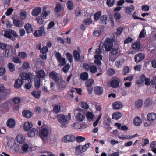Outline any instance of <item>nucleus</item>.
<instances>
[{
	"label": "nucleus",
	"instance_id": "1",
	"mask_svg": "<svg viewBox=\"0 0 156 156\" xmlns=\"http://www.w3.org/2000/svg\"><path fill=\"white\" fill-rule=\"evenodd\" d=\"M57 118L59 122L61 123L62 126L64 127L67 126V124L69 119L71 118L70 113L68 114V116H66L63 114H59L57 116Z\"/></svg>",
	"mask_w": 156,
	"mask_h": 156
},
{
	"label": "nucleus",
	"instance_id": "2",
	"mask_svg": "<svg viewBox=\"0 0 156 156\" xmlns=\"http://www.w3.org/2000/svg\"><path fill=\"white\" fill-rule=\"evenodd\" d=\"M121 80L120 78L116 76L112 77L110 80L111 86L113 88H116L119 87Z\"/></svg>",
	"mask_w": 156,
	"mask_h": 156
},
{
	"label": "nucleus",
	"instance_id": "3",
	"mask_svg": "<svg viewBox=\"0 0 156 156\" xmlns=\"http://www.w3.org/2000/svg\"><path fill=\"white\" fill-rule=\"evenodd\" d=\"M16 54V49L14 48H10L9 49H5L3 53V55L7 58L14 57Z\"/></svg>",
	"mask_w": 156,
	"mask_h": 156
},
{
	"label": "nucleus",
	"instance_id": "4",
	"mask_svg": "<svg viewBox=\"0 0 156 156\" xmlns=\"http://www.w3.org/2000/svg\"><path fill=\"white\" fill-rule=\"evenodd\" d=\"M45 35L44 27L43 26L41 27L38 29L36 30L33 33V35L36 37L44 36Z\"/></svg>",
	"mask_w": 156,
	"mask_h": 156
},
{
	"label": "nucleus",
	"instance_id": "5",
	"mask_svg": "<svg viewBox=\"0 0 156 156\" xmlns=\"http://www.w3.org/2000/svg\"><path fill=\"white\" fill-rule=\"evenodd\" d=\"M113 45L111 39L108 38H106L104 43V46L106 51H109L112 49Z\"/></svg>",
	"mask_w": 156,
	"mask_h": 156
},
{
	"label": "nucleus",
	"instance_id": "6",
	"mask_svg": "<svg viewBox=\"0 0 156 156\" xmlns=\"http://www.w3.org/2000/svg\"><path fill=\"white\" fill-rule=\"evenodd\" d=\"M75 115V118L77 121L80 122L83 121L85 118V110L81 109Z\"/></svg>",
	"mask_w": 156,
	"mask_h": 156
},
{
	"label": "nucleus",
	"instance_id": "7",
	"mask_svg": "<svg viewBox=\"0 0 156 156\" xmlns=\"http://www.w3.org/2000/svg\"><path fill=\"white\" fill-rule=\"evenodd\" d=\"M58 75V73L53 70L49 73V76L50 78L52 79L56 83H57L60 79L59 77L57 76Z\"/></svg>",
	"mask_w": 156,
	"mask_h": 156
},
{
	"label": "nucleus",
	"instance_id": "8",
	"mask_svg": "<svg viewBox=\"0 0 156 156\" xmlns=\"http://www.w3.org/2000/svg\"><path fill=\"white\" fill-rule=\"evenodd\" d=\"M75 137L74 135L70 134L66 135L62 138V141L65 143L73 142L75 140Z\"/></svg>",
	"mask_w": 156,
	"mask_h": 156
},
{
	"label": "nucleus",
	"instance_id": "9",
	"mask_svg": "<svg viewBox=\"0 0 156 156\" xmlns=\"http://www.w3.org/2000/svg\"><path fill=\"white\" fill-rule=\"evenodd\" d=\"M49 134V130L46 128H43L39 130V135L41 138L47 137Z\"/></svg>",
	"mask_w": 156,
	"mask_h": 156
},
{
	"label": "nucleus",
	"instance_id": "10",
	"mask_svg": "<svg viewBox=\"0 0 156 156\" xmlns=\"http://www.w3.org/2000/svg\"><path fill=\"white\" fill-rule=\"evenodd\" d=\"M145 58V55L142 53L136 54L134 57V59L135 62L138 63L142 61Z\"/></svg>",
	"mask_w": 156,
	"mask_h": 156
},
{
	"label": "nucleus",
	"instance_id": "11",
	"mask_svg": "<svg viewBox=\"0 0 156 156\" xmlns=\"http://www.w3.org/2000/svg\"><path fill=\"white\" fill-rule=\"evenodd\" d=\"M57 60L59 62H61V65L63 66L66 64V62L64 58H62L61 54L59 52H57L55 54Z\"/></svg>",
	"mask_w": 156,
	"mask_h": 156
},
{
	"label": "nucleus",
	"instance_id": "12",
	"mask_svg": "<svg viewBox=\"0 0 156 156\" xmlns=\"http://www.w3.org/2000/svg\"><path fill=\"white\" fill-rule=\"evenodd\" d=\"M38 128H33L28 130V135L29 137H34L35 135H37L38 133Z\"/></svg>",
	"mask_w": 156,
	"mask_h": 156
},
{
	"label": "nucleus",
	"instance_id": "13",
	"mask_svg": "<svg viewBox=\"0 0 156 156\" xmlns=\"http://www.w3.org/2000/svg\"><path fill=\"white\" fill-rule=\"evenodd\" d=\"M135 6L132 5L130 6L126 7L124 9L125 12L127 15H131L132 12L135 10Z\"/></svg>",
	"mask_w": 156,
	"mask_h": 156
},
{
	"label": "nucleus",
	"instance_id": "14",
	"mask_svg": "<svg viewBox=\"0 0 156 156\" xmlns=\"http://www.w3.org/2000/svg\"><path fill=\"white\" fill-rule=\"evenodd\" d=\"M24 83L23 80L20 78H19L16 80L15 81L14 86V87L18 89L21 87Z\"/></svg>",
	"mask_w": 156,
	"mask_h": 156
},
{
	"label": "nucleus",
	"instance_id": "15",
	"mask_svg": "<svg viewBox=\"0 0 156 156\" xmlns=\"http://www.w3.org/2000/svg\"><path fill=\"white\" fill-rule=\"evenodd\" d=\"M95 60L94 61L95 63L98 66H100L101 65V60L102 59V57L100 54H96L94 56Z\"/></svg>",
	"mask_w": 156,
	"mask_h": 156
},
{
	"label": "nucleus",
	"instance_id": "16",
	"mask_svg": "<svg viewBox=\"0 0 156 156\" xmlns=\"http://www.w3.org/2000/svg\"><path fill=\"white\" fill-rule=\"evenodd\" d=\"M22 115L23 117L27 118H30L32 116L33 113L32 112L29 110H24L22 112Z\"/></svg>",
	"mask_w": 156,
	"mask_h": 156
},
{
	"label": "nucleus",
	"instance_id": "17",
	"mask_svg": "<svg viewBox=\"0 0 156 156\" xmlns=\"http://www.w3.org/2000/svg\"><path fill=\"white\" fill-rule=\"evenodd\" d=\"M16 140L18 143L22 144L25 142V138L22 134H18L16 136Z\"/></svg>",
	"mask_w": 156,
	"mask_h": 156
},
{
	"label": "nucleus",
	"instance_id": "18",
	"mask_svg": "<svg viewBox=\"0 0 156 156\" xmlns=\"http://www.w3.org/2000/svg\"><path fill=\"white\" fill-rule=\"evenodd\" d=\"M59 81L57 83L58 87L59 89H64L65 88L67 85V83L64 80L62 79H59Z\"/></svg>",
	"mask_w": 156,
	"mask_h": 156
},
{
	"label": "nucleus",
	"instance_id": "19",
	"mask_svg": "<svg viewBox=\"0 0 156 156\" xmlns=\"http://www.w3.org/2000/svg\"><path fill=\"white\" fill-rule=\"evenodd\" d=\"M41 12V9L40 7H37L35 8L32 11L31 14L34 16H38Z\"/></svg>",
	"mask_w": 156,
	"mask_h": 156
},
{
	"label": "nucleus",
	"instance_id": "20",
	"mask_svg": "<svg viewBox=\"0 0 156 156\" xmlns=\"http://www.w3.org/2000/svg\"><path fill=\"white\" fill-rule=\"evenodd\" d=\"M24 28L25 29L27 33L28 34L32 33L34 30L33 27L29 23L26 24L24 25Z\"/></svg>",
	"mask_w": 156,
	"mask_h": 156
},
{
	"label": "nucleus",
	"instance_id": "21",
	"mask_svg": "<svg viewBox=\"0 0 156 156\" xmlns=\"http://www.w3.org/2000/svg\"><path fill=\"white\" fill-rule=\"evenodd\" d=\"M7 126L10 128H13L15 125V122L14 119L10 118L6 122Z\"/></svg>",
	"mask_w": 156,
	"mask_h": 156
},
{
	"label": "nucleus",
	"instance_id": "22",
	"mask_svg": "<svg viewBox=\"0 0 156 156\" xmlns=\"http://www.w3.org/2000/svg\"><path fill=\"white\" fill-rule=\"evenodd\" d=\"M123 106L122 103L119 101H116L112 104V108L114 109H119L121 108Z\"/></svg>",
	"mask_w": 156,
	"mask_h": 156
},
{
	"label": "nucleus",
	"instance_id": "23",
	"mask_svg": "<svg viewBox=\"0 0 156 156\" xmlns=\"http://www.w3.org/2000/svg\"><path fill=\"white\" fill-rule=\"evenodd\" d=\"M156 119V113H149L147 116V120L149 121H152Z\"/></svg>",
	"mask_w": 156,
	"mask_h": 156
},
{
	"label": "nucleus",
	"instance_id": "24",
	"mask_svg": "<svg viewBox=\"0 0 156 156\" xmlns=\"http://www.w3.org/2000/svg\"><path fill=\"white\" fill-rule=\"evenodd\" d=\"M108 16L107 15H103L100 18V22L101 24L106 25L108 21Z\"/></svg>",
	"mask_w": 156,
	"mask_h": 156
},
{
	"label": "nucleus",
	"instance_id": "25",
	"mask_svg": "<svg viewBox=\"0 0 156 156\" xmlns=\"http://www.w3.org/2000/svg\"><path fill=\"white\" fill-rule=\"evenodd\" d=\"M41 91L40 90H34L31 93V94L37 99H39L41 96Z\"/></svg>",
	"mask_w": 156,
	"mask_h": 156
},
{
	"label": "nucleus",
	"instance_id": "26",
	"mask_svg": "<svg viewBox=\"0 0 156 156\" xmlns=\"http://www.w3.org/2000/svg\"><path fill=\"white\" fill-rule=\"evenodd\" d=\"M33 125L30 122H26L24 124V129L25 131H28L32 127Z\"/></svg>",
	"mask_w": 156,
	"mask_h": 156
},
{
	"label": "nucleus",
	"instance_id": "27",
	"mask_svg": "<svg viewBox=\"0 0 156 156\" xmlns=\"http://www.w3.org/2000/svg\"><path fill=\"white\" fill-rule=\"evenodd\" d=\"M142 120L139 117H135L133 120L134 125L137 126H140L142 123Z\"/></svg>",
	"mask_w": 156,
	"mask_h": 156
},
{
	"label": "nucleus",
	"instance_id": "28",
	"mask_svg": "<svg viewBox=\"0 0 156 156\" xmlns=\"http://www.w3.org/2000/svg\"><path fill=\"white\" fill-rule=\"evenodd\" d=\"M37 78H44L46 76V73L44 70H39L37 73Z\"/></svg>",
	"mask_w": 156,
	"mask_h": 156
},
{
	"label": "nucleus",
	"instance_id": "29",
	"mask_svg": "<svg viewBox=\"0 0 156 156\" xmlns=\"http://www.w3.org/2000/svg\"><path fill=\"white\" fill-rule=\"evenodd\" d=\"M145 76L144 74H142L139 77V79L136 82V83L138 84H140L143 83L146 79Z\"/></svg>",
	"mask_w": 156,
	"mask_h": 156
},
{
	"label": "nucleus",
	"instance_id": "30",
	"mask_svg": "<svg viewBox=\"0 0 156 156\" xmlns=\"http://www.w3.org/2000/svg\"><path fill=\"white\" fill-rule=\"evenodd\" d=\"M73 55L74 59L76 61H78L80 60V54L76 50H74L73 52Z\"/></svg>",
	"mask_w": 156,
	"mask_h": 156
},
{
	"label": "nucleus",
	"instance_id": "31",
	"mask_svg": "<svg viewBox=\"0 0 156 156\" xmlns=\"http://www.w3.org/2000/svg\"><path fill=\"white\" fill-rule=\"evenodd\" d=\"M83 152L84 151H83L81 145H78L76 147L75 151V154L76 155H79Z\"/></svg>",
	"mask_w": 156,
	"mask_h": 156
},
{
	"label": "nucleus",
	"instance_id": "32",
	"mask_svg": "<svg viewBox=\"0 0 156 156\" xmlns=\"http://www.w3.org/2000/svg\"><path fill=\"white\" fill-rule=\"evenodd\" d=\"M94 91L96 94L98 95H101L103 93V89L101 87H96L95 88Z\"/></svg>",
	"mask_w": 156,
	"mask_h": 156
},
{
	"label": "nucleus",
	"instance_id": "33",
	"mask_svg": "<svg viewBox=\"0 0 156 156\" xmlns=\"http://www.w3.org/2000/svg\"><path fill=\"white\" fill-rule=\"evenodd\" d=\"M122 114L119 112H116L114 113L112 115V118L113 119L117 120L122 117Z\"/></svg>",
	"mask_w": 156,
	"mask_h": 156
},
{
	"label": "nucleus",
	"instance_id": "34",
	"mask_svg": "<svg viewBox=\"0 0 156 156\" xmlns=\"http://www.w3.org/2000/svg\"><path fill=\"white\" fill-rule=\"evenodd\" d=\"M152 104V100L150 98H147L144 102V105L145 107L151 106Z\"/></svg>",
	"mask_w": 156,
	"mask_h": 156
},
{
	"label": "nucleus",
	"instance_id": "35",
	"mask_svg": "<svg viewBox=\"0 0 156 156\" xmlns=\"http://www.w3.org/2000/svg\"><path fill=\"white\" fill-rule=\"evenodd\" d=\"M80 78L83 80H87L88 78V73L87 72L82 73L80 74Z\"/></svg>",
	"mask_w": 156,
	"mask_h": 156
},
{
	"label": "nucleus",
	"instance_id": "36",
	"mask_svg": "<svg viewBox=\"0 0 156 156\" xmlns=\"http://www.w3.org/2000/svg\"><path fill=\"white\" fill-rule=\"evenodd\" d=\"M140 47V43L139 41L134 42L132 46V47L133 49L138 50Z\"/></svg>",
	"mask_w": 156,
	"mask_h": 156
},
{
	"label": "nucleus",
	"instance_id": "37",
	"mask_svg": "<svg viewBox=\"0 0 156 156\" xmlns=\"http://www.w3.org/2000/svg\"><path fill=\"white\" fill-rule=\"evenodd\" d=\"M66 6L68 9L69 10H72L74 7L73 2L70 0L67 1L66 3Z\"/></svg>",
	"mask_w": 156,
	"mask_h": 156
},
{
	"label": "nucleus",
	"instance_id": "38",
	"mask_svg": "<svg viewBox=\"0 0 156 156\" xmlns=\"http://www.w3.org/2000/svg\"><path fill=\"white\" fill-rule=\"evenodd\" d=\"M20 76L21 78L23 79V80L30 79V75L28 73H23Z\"/></svg>",
	"mask_w": 156,
	"mask_h": 156
},
{
	"label": "nucleus",
	"instance_id": "39",
	"mask_svg": "<svg viewBox=\"0 0 156 156\" xmlns=\"http://www.w3.org/2000/svg\"><path fill=\"white\" fill-rule=\"evenodd\" d=\"M143 105V100L139 99L136 101L135 102V106L137 108H140Z\"/></svg>",
	"mask_w": 156,
	"mask_h": 156
},
{
	"label": "nucleus",
	"instance_id": "40",
	"mask_svg": "<svg viewBox=\"0 0 156 156\" xmlns=\"http://www.w3.org/2000/svg\"><path fill=\"white\" fill-rule=\"evenodd\" d=\"M66 57L69 63H72L73 62V56L69 52L66 53Z\"/></svg>",
	"mask_w": 156,
	"mask_h": 156
},
{
	"label": "nucleus",
	"instance_id": "41",
	"mask_svg": "<svg viewBox=\"0 0 156 156\" xmlns=\"http://www.w3.org/2000/svg\"><path fill=\"white\" fill-rule=\"evenodd\" d=\"M101 14V11H98L94 15V19L95 20L97 21L99 20L100 18Z\"/></svg>",
	"mask_w": 156,
	"mask_h": 156
},
{
	"label": "nucleus",
	"instance_id": "42",
	"mask_svg": "<svg viewBox=\"0 0 156 156\" xmlns=\"http://www.w3.org/2000/svg\"><path fill=\"white\" fill-rule=\"evenodd\" d=\"M40 80L39 78H36L34 80V85L37 89H38L40 86Z\"/></svg>",
	"mask_w": 156,
	"mask_h": 156
},
{
	"label": "nucleus",
	"instance_id": "43",
	"mask_svg": "<svg viewBox=\"0 0 156 156\" xmlns=\"http://www.w3.org/2000/svg\"><path fill=\"white\" fill-rule=\"evenodd\" d=\"M104 123L106 124L107 126H109L110 125V123L111 122V119L108 116H106L104 119Z\"/></svg>",
	"mask_w": 156,
	"mask_h": 156
},
{
	"label": "nucleus",
	"instance_id": "44",
	"mask_svg": "<svg viewBox=\"0 0 156 156\" xmlns=\"http://www.w3.org/2000/svg\"><path fill=\"white\" fill-rule=\"evenodd\" d=\"M8 67L10 72H12L15 70V67L13 64L9 63L8 64Z\"/></svg>",
	"mask_w": 156,
	"mask_h": 156
},
{
	"label": "nucleus",
	"instance_id": "45",
	"mask_svg": "<svg viewBox=\"0 0 156 156\" xmlns=\"http://www.w3.org/2000/svg\"><path fill=\"white\" fill-rule=\"evenodd\" d=\"M94 82V80L93 79H89L85 82V85L87 87H90L91 86Z\"/></svg>",
	"mask_w": 156,
	"mask_h": 156
},
{
	"label": "nucleus",
	"instance_id": "46",
	"mask_svg": "<svg viewBox=\"0 0 156 156\" xmlns=\"http://www.w3.org/2000/svg\"><path fill=\"white\" fill-rule=\"evenodd\" d=\"M119 51V48H114L111 51V53L112 55H114L117 54Z\"/></svg>",
	"mask_w": 156,
	"mask_h": 156
},
{
	"label": "nucleus",
	"instance_id": "47",
	"mask_svg": "<svg viewBox=\"0 0 156 156\" xmlns=\"http://www.w3.org/2000/svg\"><path fill=\"white\" fill-rule=\"evenodd\" d=\"M80 106L81 107L86 109H87L89 108V105L88 104L85 102H81L80 103Z\"/></svg>",
	"mask_w": 156,
	"mask_h": 156
},
{
	"label": "nucleus",
	"instance_id": "48",
	"mask_svg": "<svg viewBox=\"0 0 156 156\" xmlns=\"http://www.w3.org/2000/svg\"><path fill=\"white\" fill-rule=\"evenodd\" d=\"M70 68V65L69 63H68L66 64L63 68L62 70L64 73H67L68 72Z\"/></svg>",
	"mask_w": 156,
	"mask_h": 156
},
{
	"label": "nucleus",
	"instance_id": "49",
	"mask_svg": "<svg viewBox=\"0 0 156 156\" xmlns=\"http://www.w3.org/2000/svg\"><path fill=\"white\" fill-rule=\"evenodd\" d=\"M90 72L92 73H95L97 72V68L93 65H91L90 66V68L89 70Z\"/></svg>",
	"mask_w": 156,
	"mask_h": 156
},
{
	"label": "nucleus",
	"instance_id": "50",
	"mask_svg": "<svg viewBox=\"0 0 156 156\" xmlns=\"http://www.w3.org/2000/svg\"><path fill=\"white\" fill-rule=\"evenodd\" d=\"M61 10L62 7L61 4L59 3L57 4L54 9L55 12H60Z\"/></svg>",
	"mask_w": 156,
	"mask_h": 156
},
{
	"label": "nucleus",
	"instance_id": "51",
	"mask_svg": "<svg viewBox=\"0 0 156 156\" xmlns=\"http://www.w3.org/2000/svg\"><path fill=\"white\" fill-rule=\"evenodd\" d=\"M48 49L46 46H43L40 50V52L42 54H47L48 52Z\"/></svg>",
	"mask_w": 156,
	"mask_h": 156
},
{
	"label": "nucleus",
	"instance_id": "52",
	"mask_svg": "<svg viewBox=\"0 0 156 156\" xmlns=\"http://www.w3.org/2000/svg\"><path fill=\"white\" fill-rule=\"evenodd\" d=\"M4 36L7 38L10 39H11L12 37L11 34L9 31H5Z\"/></svg>",
	"mask_w": 156,
	"mask_h": 156
},
{
	"label": "nucleus",
	"instance_id": "53",
	"mask_svg": "<svg viewBox=\"0 0 156 156\" xmlns=\"http://www.w3.org/2000/svg\"><path fill=\"white\" fill-rule=\"evenodd\" d=\"M12 101L15 104H18L21 101V99L19 97H15L12 99Z\"/></svg>",
	"mask_w": 156,
	"mask_h": 156
},
{
	"label": "nucleus",
	"instance_id": "54",
	"mask_svg": "<svg viewBox=\"0 0 156 156\" xmlns=\"http://www.w3.org/2000/svg\"><path fill=\"white\" fill-rule=\"evenodd\" d=\"M123 30V28L122 27H118L117 29V31L116 34L117 36L120 35Z\"/></svg>",
	"mask_w": 156,
	"mask_h": 156
},
{
	"label": "nucleus",
	"instance_id": "55",
	"mask_svg": "<svg viewBox=\"0 0 156 156\" xmlns=\"http://www.w3.org/2000/svg\"><path fill=\"white\" fill-rule=\"evenodd\" d=\"M91 65L87 63H84L83 64V67L85 71H89Z\"/></svg>",
	"mask_w": 156,
	"mask_h": 156
},
{
	"label": "nucleus",
	"instance_id": "56",
	"mask_svg": "<svg viewBox=\"0 0 156 156\" xmlns=\"http://www.w3.org/2000/svg\"><path fill=\"white\" fill-rule=\"evenodd\" d=\"M101 33L102 32L100 29L94 31L93 34L95 36L99 37L101 35Z\"/></svg>",
	"mask_w": 156,
	"mask_h": 156
},
{
	"label": "nucleus",
	"instance_id": "57",
	"mask_svg": "<svg viewBox=\"0 0 156 156\" xmlns=\"http://www.w3.org/2000/svg\"><path fill=\"white\" fill-rule=\"evenodd\" d=\"M18 56L20 58L22 59H24L27 57V54L24 52H20L18 53Z\"/></svg>",
	"mask_w": 156,
	"mask_h": 156
},
{
	"label": "nucleus",
	"instance_id": "58",
	"mask_svg": "<svg viewBox=\"0 0 156 156\" xmlns=\"http://www.w3.org/2000/svg\"><path fill=\"white\" fill-rule=\"evenodd\" d=\"M115 73V71L113 68H109L107 71L108 75L109 76H112Z\"/></svg>",
	"mask_w": 156,
	"mask_h": 156
},
{
	"label": "nucleus",
	"instance_id": "59",
	"mask_svg": "<svg viewBox=\"0 0 156 156\" xmlns=\"http://www.w3.org/2000/svg\"><path fill=\"white\" fill-rule=\"evenodd\" d=\"M90 145L91 144L90 143H87L84 145H81L82 149H83V151L85 152Z\"/></svg>",
	"mask_w": 156,
	"mask_h": 156
},
{
	"label": "nucleus",
	"instance_id": "60",
	"mask_svg": "<svg viewBox=\"0 0 156 156\" xmlns=\"http://www.w3.org/2000/svg\"><path fill=\"white\" fill-rule=\"evenodd\" d=\"M50 13V12L49 11H43L41 14V16L44 19Z\"/></svg>",
	"mask_w": 156,
	"mask_h": 156
},
{
	"label": "nucleus",
	"instance_id": "61",
	"mask_svg": "<svg viewBox=\"0 0 156 156\" xmlns=\"http://www.w3.org/2000/svg\"><path fill=\"white\" fill-rule=\"evenodd\" d=\"M114 19L116 20H119L121 17V14L120 13L116 12L113 15Z\"/></svg>",
	"mask_w": 156,
	"mask_h": 156
},
{
	"label": "nucleus",
	"instance_id": "62",
	"mask_svg": "<svg viewBox=\"0 0 156 156\" xmlns=\"http://www.w3.org/2000/svg\"><path fill=\"white\" fill-rule=\"evenodd\" d=\"M61 110V108L60 106L56 105L53 108V111L56 113H59Z\"/></svg>",
	"mask_w": 156,
	"mask_h": 156
},
{
	"label": "nucleus",
	"instance_id": "63",
	"mask_svg": "<svg viewBox=\"0 0 156 156\" xmlns=\"http://www.w3.org/2000/svg\"><path fill=\"white\" fill-rule=\"evenodd\" d=\"M76 139V141L78 143L83 142L85 140V138L81 136H77Z\"/></svg>",
	"mask_w": 156,
	"mask_h": 156
},
{
	"label": "nucleus",
	"instance_id": "64",
	"mask_svg": "<svg viewBox=\"0 0 156 156\" xmlns=\"http://www.w3.org/2000/svg\"><path fill=\"white\" fill-rule=\"evenodd\" d=\"M115 2L114 0H107L106 3L108 6L111 7L114 5Z\"/></svg>",
	"mask_w": 156,
	"mask_h": 156
}]
</instances>
